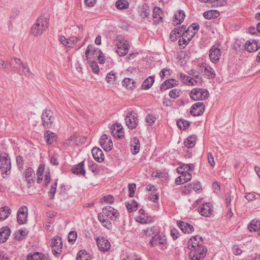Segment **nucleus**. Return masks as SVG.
<instances>
[{
  "mask_svg": "<svg viewBox=\"0 0 260 260\" xmlns=\"http://www.w3.org/2000/svg\"><path fill=\"white\" fill-rule=\"evenodd\" d=\"M48 19L42 16L38 18L33 24L30 29V32L35 36L41 35L48 27Z\"/></svg>",
  "mask_w": 260,
  "mask_h": 260,
  "instance_id": "obj_2",
  "label": "nucleus"
},
{
  "mask_svg": "<svg viewBox=\"0 0 260 260\" xmlns=\"http://www.w3.org/2000/svg\"><path fill=\"white\" fill-rule=\"evenodd\" d=\"M125 121L128 128L131 129L136 128L138 123L137 114L133 111L129 112L125 118Z\"/></svg>",
  "mask_w": 260,
  "mask_h": 260,
  "instance_id": "obj_8",
  "label": "nucleus"
},
{
  "mask_svg": "<svg viewBox=\"0 0 260 260\" xmlns=\"http://www.w3.org/2000/svg\"><path fill=\"white\" fill-rule=\"evenodd\" d=\"M116 76L115 73L113 71H111L106 76V81L110 84H114V82L116 81Z\"/></svg>",
  "mask_w": 260,
  "mask_h": 260,
  "instance_id": "obj_45",
  "label": "nucleus"
},
{
  "mask_svg": "<svg viewBox=\"0 0 260 260\" xmlns=\"http://www.w3.org/2000/svg\"><path fill=\"white\" fill-rule=\"evenodd\" d=\"M127 210L129 212L136 211L138 209V204L135 201H133L131 204H128L126 206Z\"/></svg>",
  "mask_w": 260,
  "mask_h": 260,
  "instance_id": "obj_51",
  "label": "nucleus"
},
{
  "mask_svg": "<svg viewBox=\"0 0 260 260\" xmlns=\"http://www.w3.org/2000/svg\"><path fill=\"white\" fill-rule=\"evenodd\" d=\"M91 153L93 158L98 162H101L104 160V155L102 150L98 147L92 149Z\"/></svg>",
  "mask_w": 260,
  "mask_h": 260,
  "instance_id": "obj_21",
  "label": "nucleus"
},
{
  "mask_svg": "<svg viewBox=\"0 0 260 260\" xmlns=\"http://www.w3.org/2000/svg\"><path fill=\"white\" fill-rule=\"evenodd\" d=\"M196 140L197 138L195 136H189L184 141V145L188 148H192L196 143Z\"/></svg>",
  "mask_w": 260,
  "mask_h": 260,
  "instance_id": "obj_40",
  "label": "nucleus"
},
{
  "mask_svg": "<svg viewBox=\"0 0 260 260\" xmlns=\"http://www.w3.org/2000/svg\"><path fill=\"white\" fill-rule=\"evenodd\" d=\"M212 209L213 206L211 203H205L199 207L198 211L202 216L209 217L212 214Z\"/></svg>",
  "mask_w": 260,
  "mask_h": 260,
  "instance_id": "obj_16",
  "label": "nucleus"
},
{
  "mask_svg": "<svg viewBox=\"0 0 260 260\" xmlns=\"http://www.w3.org/2000/svg\"><path fill=\"white\" fill-rule=\"evenodd\" d=\"M41 119L42 124L45 128H50L54 121L53 112L45 109L42 114Z\"/></svg>",
  "mask_w": 260,
  "mask_h": 260,
  "instance_id": "obj_5",
  "label": "nucleus"
},
{
  "mask_svg": "<svg viewBox=\"0 0 260 260\" xmlns=\"http://www.w3.org/2000/svg\"><path fill=\"white\" fill-rule=\"evenodd\" d=\"M32 175H35V172L31 168H28L25 171V178L28 179L31 177Z\"/></svg>",
  "mask_w": 260,
  "mask_h": 260,
  "instance_id": "obj_61",
  "label": "nucleus"
},
{
  "mask_svg": "<svg viewBox=\"0 0 260 260\" xmlns=\"http://www.w3.org/2000/svg\"><path fill=\"white\" fill-rule=\"evenodd\" d=\"M138 214L135 218L137 222L141 224H148L153 222V217L146 214L143 209L139 210Z\"/></svg>",
  "mask_w": 260,
  "mask_h": 260,
  "instance_id": "obj_10",
  "label": "nucleus"
},
{
  "mask_svg": "<svg viewBox=\"0 0 260 260\" xmlns=\"http://www.w3.org/2000/svg\"><path fill=\"white\" fill-rule=\"evenodd\" d=\"M179 76L180 79H181L182 83L187 85L188 80L190 79V77L182 73L180 74Z\"/></svg>",
  "mask_w": 260,
  "mask_h": 260,
  "instance_id": "obj_58",
  "label": "nucleus"
},
{
  "mask_svg": "<svg viewBox=\"0 0 260 260\" xmlns=\"http://www.w3.org/2000/svg\"><path fill=\"white\" fill-rule=\"evenodd\" d=\"M162 10L159 7H155L153 9L152 14L153 23L156 24L161 22L162 19Z\"/></svg>",
  "mask_w": 260,
  "mask_h": 260,
  "instance_id": "obj_23",
  "label": "nucleus"
},
{
  "mask_svg": "<svg viewBox=\"0 0 260 260\" xmlns=\"http://www.w3.org/2000/svg\"><path fill=\"white\" fill-rule=\"evenodd\" d=\"M177 125L180 129L184 130L189 126V122L187 120L181 119L177 121Z\"/></svg>",
  "mask_w": 260,
  "mask_h": 260,
  "instance_id": "obj_44",
  "label": "nucleus"
},
{
  "mask_svg": "<svg viewBox=\"0 0 260 260\" xmlns=\"http://www.w3.org/2000/svg\"><path fill=\"white\" fill-rule=\"evenodd\" d=\"M185 17V12L183 10H179L177 13H175L174 16L173 23L174 25H178L181 24L184 20Z\"/></svg>",
  "mask_w": 260,
  "mask_h": 260,
  "instance_id": "obj_27",
  "label": "nucleus"
},
{
  "mask_svg": "<svg viewBox=\"0 0 260 260\" xmlns=\"http://www.w3.org/2000/svg\"><path fill=\"white\" fill-rule=\"evenodd\" d=\"M28 216V209L26 206H23L18 210L17 213V220L19 224H23L26 223Z\"/></svg>",
  "mask_w": 260,
  "mask_h": 260,
  "instance_id": "obj_12",
  "label": "nucleus"
},
{
  "mask_svg": "<svg viewBox=\"0 0 260 260\" xmlns=\"http://www.w3.org/2000/svg\"><path fill=\"white\" fill-rule=\"evenodd\" d=\"M190 98L194 101L205 100L209 96L207 90L202 88H193L189 93Z\"/></svg>",
  "mask_w": 260,
  "mask_h": 260,
  "instance_id": "obj_4",
  "label": "nucleus"
},
{
  "mask_svg": "<svg viewBox=\"0 0 260 260\" xmlns=\"http://www.w3.org/2000/svg\"><path fill=\"white\" fill-rule=\"evenodd\" d=\"M193 189L196 192H200L202 189L201 185L200 182H197L193 184H189L184 187L183 192L185 193H188L191 189Z\"/></svg>",
  "mask_w": 260,
  "mask_h": 260,
  "instance_id": "obj_29",
  "label": "nucleus"
},
{
  "mask_svg": "<svg viewBox=\"0 0 260 260\" xmlns=\"http://www.w3.org/2000/svg\"><path fill=\"white\" fill-rule=\"evenodd\" d=\"M199 29V25L197 23H193L190 25L186 30L182 33L184 37L187 38V41H191L192 38L197 33Z\"/></svg>",
  "mask_w": 260,
  "mask_h": 260,
  "instance_id": "obj_15",
  "label": "nucleus"
},
{
  "mask_svg": "<svg viewBox=\"0 0 260 260\" xmlns=\"http://www.w3.org/2000/svg\"><path fill=\"white\" fill-rule=\"evenodd\" d=\"M97 245L102 252L108 251L111 248V244L108 240L104 237L96 238Z\"/></svg>",
  "mask_w": 260,
  "mask_h": 260,
  "instance_id": "obj_13",
  "label": "nucleus"
},
{
  "mask_svg": "<svg viewBox=\"0 0 260 260\" xmlns=\"http://www.w3.org/2000/svg\"><path fill=\"white\" fill-rule=\"evenodd\" d=\"M248 230L249 232H256L260 236V221L256 219L252 220L248 225Z\"/></svg>",
  "mask_w": 260,
  "mask_h": 260,
  "instance_id": "obj_25",
  "label": "nucleus"
},
{
  "mask_svg": "<svg viewBox=\"0 0 260 260\" xmlns=\"http://www.w3.org/2000/svg\"><path fill=\"white\" fill-rule=\"evenodd\" d=\"M77 260H88L87 256V253L85 250H80L77 253Z\"/></svg>",
  "mask_w": 260,
  "mask_h": 260,
  "instance_id": "obj_50",
  "label": "nucleus"
},
{
  "mask_svg": "<svg viewBox=\"0 0 260 260\" xmlns=\"http://www.w3.org/2000/svg\"><path fill=\"white\" fill-rule=\"evenodd\" d=\"M149 7L147 4H144L139 7L140 16L143 18H148L150 16Z\"/></svg>",
  "mask_w": 260,
  "mask_h": 260,
  "instance_id": "obj_30",
  "label": "nucleus"
},
{
  "mask_svg": "<svg viewBox=\"0 0 260 260\" xmlns=\"http://www.w3.org/2000/svg\"><path fill=\"white\" fill-rule=\"evenodd\" d=\"M85 57L87 60L97 58L99 54H102V51L98 48H95L93 45H89L85 51Z\"/></svg>",
  "mask_w": 260,
  "mask_h": 260,
  "instance_id": "obj_11",
  "label": "nucleus"
},
{
  "mask_svg": "<svg viewBox=\"0 0 260 260\" xmlns=\"http://www.w3.org/2000/svg\"><path fill=\"white\" fill-rule=\"evenodd\" d=\"M98 219L103 226L109 230L112 229V223L106 218L103 214L102 213H99L98 215Z\"/></svg>",
  "mask_w": 260,
  "mask_h": 260,
  "instance_id": "obj_28",
  "label": "nucleus"
},
{
  "mask_svg": "<svg viewBox=\"0 0 260 260\" xmlns=\"http://www.w3.org/2000/svg\"><path fill=\"white\" fill-rule=\"evenodd\" d=\"M177 172L179 174H181L182 176L183 181V182H182V184L190 181L192 178L191 174L190 173H189L188 172H181L180 171Z\"/></svg>",
  "mask_w": 260,
  "mask_h": 260,
  "instance_id": "obj_46",
  "label": "nucleus"
},
{
  "mask_svg": "<svg viewBox=\"0 0 260 260\" xmlns=\"http://www.w3.org/2000/svg\"><path fill=\"white\" fill-rule=\"evenodd\" d=\"M177 225L184 233H191L194 230L193 225L182 221H177Z\"/></svg>",
  "mask_w": 260,
  "mask_h": 260,
  "instance_id": "obj_22",
  "label": "nucleus"
},
{
  "mask_svg": "<svg viewBox=\"0 0 260 260\" xmlns=\"http://www.w3.org/2000/svg\"><path fill=\"white\" fill-rule=\"evenodd\" d=\"M1 170L4 178H6L11 173V160L9 156L4 157L0 161Z\"/></svg>",
  "mask_w": 260,
  "mask_h": 260,
  "instance_id": "obj_6",
  "label": "nucleus"
},
{
  "mask_svg": "<svg viewBox=\"0 0 260 260\" xmlns=\"http://www.w3.org/2000/svg\"><path fill=\"white\" fill-rule=\"evenodd\" d=\"M150 244L152 246L154 245H164L167 244V240L164 237H161L159 235H156L152 237L150 241Z\"/></svg>",
  "mask_w": 260,
  "mask_h": 260,
  "instance_id": "obj_24",
  "label": "nucleus"
},
{
  "mask_svg": "<svg viewBox=\"0 0 260 260\" xmlns=\"http://www.w3.org/2000/svg\"><path fill=\"white\" fill-rule=\"evenodd\" d=\"M11 214V209L9 207L5 206L0 208V220H4Z\"/></svg>",
  "mask_w": 260,
  "mask_h": 260,
  "instance_id": "obj_35",
  "label": "nucleus"
},
{
  "mask_svg": "<svg viewBox=\"0 0 260 260\" xmlns=\"http://www.w3.org/2000/svg\"><path fill=\"white\" fill-rule=\"evenodd\" d=\"M90 67L92 69V71L93 72L96 74H98L99 72V66L95 61H91Z\"/></svg>",
  "mask_w": 260,
  "mask_h": 260,
  "instance_id": "obj_57",
  "label": "nucleus"
},
{
  "mask_svg": "<svg viewBox=\"0 0 260 260\" xmlns=\"http://www.w3.org/2000/svg\"><path fill=\"white\" fill-rule=\"evenodd\" d=\"M156 120V117L152 115H148L145 118V121L149 125H151Z\"/></svg>",
  "mask_w": 260,
  "mask_h": 260,
  "instance_id": "obj_55",
  "label": "nucleus"
},
{
  "mask_svg": "<svg viewBox=\"0 0 260 260\" xmlns=\"http://www.w3.org/2000/svg\"><path fill=\"white\" fill-rule=\"evenodd\" d=\"M15 72L18 73L20 75H24L28 77L32 78L34 76V74L30 72L27 63H23L21 67H13Z\"/></svg>",
  "mask_w": 260,
  "mask_h": 260,
  "instance_id": "obj_18",
  "label": "nucleus"
},
{
  "mask_svg": "<svg viewBox=\"0 0 260 260\" xmlns=\"http://www.w3.org/2000/svg\"><path fill=\"white\" fill-rule=\"evenodd\" d=\"M27 260H43V255L42 253L34 252L33 254L29 253L27 256Z\"/></svg>",
  "mask_w": 260,
  "mask_h": 260,
  "instance_id": "obj_42",
  "label": "nucleus"
},
{
  "mask_svg": "<svg viewBox=\"0 0 260 260\" xmlns=\"http://www.w3.org/2000/svg\"><path fill=\"white\" fill-rule=\"evenodd\" d=\"M178 82L174 79H170L165 81L160 86L161 90H166L167 89L173 87L177 85Z\"/></svg>",
  "mask_w": 260,
  "mask_h": 260,
  "instance_id": "obj_31",
  "label": "nucleus"
},
{
  "mask_svg": "<svg viewBox=\"0 0 260 260\" xmlns=\"http://www.w3.org/2000/svg\"><path fill=\"white\" fill-rule=\"evenodd\" d=\"M219 12L216 10H210L205 12L203 14L205 18L207 19H211L216 18L219 16Z\"/></svg>",
  "mask_w": 260,
  "mask_h": 260,
  "instance_id": "obj_39",
  "label": "nucleus"
},
{
  "mask_svg": "<svg viewBox=\"0 0 260 260\" xmlns=\"http://www.w3.org/2000/svg\"><path fill=\"white\" fill-rule=\"evenodd\" d=\"M51 246L53 254L56 256H58L60 254L62 249L61 238L58 236L55 237L52 240Z\"/></svg>",
  "mask_w": 260,
  "mask_h": 260,
  "instance_id": "obj_7",
  "label": "nucleus"
},
{
  "mask_svg": "<svg viewBox=\"0 0 260 260\" xmlns=\"http://www.w3.org/2000/svg\"><path fill=\"white\" fill-rule=\"evenodd\" d=\"M77 238V233L74 232H70L68 235L69 242L75 241Z\"/></svg>",
  "mask_w": 260,
  "mask_h": 260,
  "instance_id": "obj_62",
  "label": "nucleus"
},
{
  "mask_svg": "<svg viewBox=\"0 0 260 260\" xmlns=\"http://www.w3.org/2000/svg\"><path fill=\"white\" fill-rule=\"evenodd\" d=\"M148 199L153 201V202H157L158 199V195L156 194L155 191L152 192L151 193L149 194L148 196Z\"/></svg>",
  "mask_w": 260,
  "mask_h": 260,
  "instance_id": "obj_60",
  "label": "nucleus"
},
{
  "mask_svg": "<svg viewBox=\"0 0 260 260\" xmlns=\"http://www.w3.org/2000/svg\"><path fill=\"white\" fill-rule=\"evenodd\" d=\"M45 166L43 164H41L37 170V175L38 176H43L45 171Z\"/></svg>",
  "mask_w": 260,
  "mask_h": 260,
  "instance_id": "obj_63",
  "label": "nucleus"
},
{
  "mask_svg": "<svg viewBox=\"0 0 260 260\" xmlns=\"http://www.w3.org/2000/svg\"><path fill=\"white\" fill-rule=\"evenodd\" d=\"M117 129L115 128V126H114V129L112 131L111 133L113 135V136L114 137H116L118 138H122L124 136L123 135V132H122V128L119 127L118 125L116 126Z\"/></svg>",
  "mask_w": 260,
  "mask_h": 260,
  "instance_id": "obj_43",
  "label": "nucleus"
},
{
  "mask_svg": "<svg viewBox=\"0 0 260 260\" xmlns=\"http://www.w3.org/2000/svg\"><path fill=\"white\" fill-rule=\"evenodd\" d=\"M154 228H148L146 230H143L142 231V234L145 235L146 237H150L152 236L154 234Z\"/></svg>",
  "mask_w": 260,
  "mask_h": 260,
  "instance_id": "obj_52",
  "label": "nucleus"
},
{
  "mask_svg": "<svg viewBox=\"0 0 260 260\" xmlns=\"http://www.w3.org/2000/svg\"><path fill=\"white\" fill-rule=\"evenodd\" d=\"M194 169V165L193 164H183L180 167L177 169V172H189L192 171Z\"/></svg>",
  "mask_w": 260,
  "mask_h": 260,
  "instance_id": "obj_38",
  "label": "nucleus"
},
{
  "mask_svg": "<svg viewBox=\"0 0 260 260\" xmlns=\"http://www.w3.org/2000/svg\"><path fill=\"white\" fill-rule=\"evenodd\" d=\"M115 7L119 10H124L129 7V3L126 0H118L115 3Z\"/></svg>",
  "mask_w": 260,
  "mask_h": 260,
  "instance_id": "obj_41",
  "label": "nucleus"
},
{
  "mask_svg": "<svg viewBox=\"0 0 260 260\" xmlns=\"http://www.w3.org/2000/svg\"><path fill=\"white\" fill-rule=\"evenodd\" d=\"M117 52L120 56L125 55L128 51L130 45L128 41L121 36L117 38Z\"/></svg>",
  "mask_w": 260,
  "mask_h": 260,
  "instance_id": "obj_3",
  "label": "nucleus"
},
{
  "mask_svg": "<svg viewBox=\"0 0 260 260\" xmlns=\"http://www.w3.org/2000/svg\"><path fill=\"white\" fill-rule=\"evenodd\" d=\"M57 182H54L51 185V187L48 193V196L50 199H53L56 190Z\"/></svg>",
  "mask_w": 260,
  "mask_h": 260,
  "instance_id": "obj_53",
  "label": "nucleus"
},
{
  "mask_svg": "<svg viewBox=\"0 0 260 260\" xmlns=\"http://www.w3.org/2000/svg\"><path fill=\"white\" fill-rule=\"evenodd\" d=\"M209 55L211 61L213 63H216L219 60L221 51L217 47L213 46L210 49Z\"/></svg>",
  "mask_w": 260,
  "mask_h": 260,
  "instance_id": "obj_19",
  "label": "nucleus"
},
{
  "mask_svg": "<svg viewBox=\"0 0 260 260\" xmlns=\"http://www.w3.org/2000/svg\"><path fill=\"white\" fill-rule=\"evenodd\" d=\"M14 62L17 65V67H21L24 63L20 59L15 57V58L12 59L11 61L10 62V66L13 68L14 66H15L14 65Z\"/></svg>",
  "mask_w": 260,
  "mask_h": 260,
  "instance_id": "obj_54",
  "label": "nucleus"
},
{
  "mask_svg": "<svg viewBox=\"0 0 260 260\" xmlns=\"http://www.w3.org/2000/svg\"><path fill=\"white\" fill-rule=\"evenodd\" d=\"M11 230L8 226L3 227L0 229V243H4L10 235Z\"/></svg>",
  "mask_w": 260,
  "mask_h": 260,
  "instance_id": "obj_26",
  "label": "nucleus"
},
{
  "mask_svg": "<svg viewBox=\"0 0 260 260\" xmlns=\"http://www.w3.org/2000/svg\"><path fill=\"white\" fill-rule=\"evenodd\" d=\"M202 70L204 69L205 74L208 76L209 79H213L216 76V73L214 70L209 66L206 64L201 67Z\"/></svg>",
  "mask_w": 260,
  "mask_h": 260,
  "instance_id": "obj_32",
  "label": "nucleus"
},
{
  "mask_svg": "<svg viewBox=\"0 0 260 260\" xmlns=\"http://www.w3.org/2000/svg\"><path fill=\"white\" fill-rule=\"evenodd\" d=\"M102 214L105 217L112 220L116 219L119 215L118 211L111 206H107L103 208Z\"/></svg>",
  "mask_w": 260,
  "mask_h": 260,
  "instance_id": "obj_9",
  "label": "nucleus"
},
{
  "mask_svg": "<svg viewBox=\"0 0 260 260\" xmlns=\"http://www.w3.org/2000/svg\"><path fill=\"white\" fill-rule=\"evenodd\" d=\"M205 110V105L203 103L198 102L191 106L190 109V114L193 116H197L202 114Z\"/></svg>",
  "mask_w": 260,
  "mask_h": 260,
  "instance_id": "obj_17",
  "label": "nucleus"
},
{
  "mask_svg": "<svg viewBox=\"0 0 260 260\" xmlns=\"http://www.w3.org/2000/svg\"><path fill=\"white\" fill-rule=\"evenodd\" d=\"M154 82V77L149 76L146 78L142 84V88L144 89H148L153 85Z\"/></svg>",
  "mask_w": 260,
  "mask_h": 260,
  "instance_id": "obj_36",
  "label": "nucleus"
},
{
  "mask_svg": "<svg viewBox=\"0 0 260 260\" xmlns=\"http://www.w3.org/2000/svg\"><path fill=\"white\" fill-rule=\"evenodd\" d=\"M180 93L181 90L180 89L174 88L170 91L169 95L172 99H176L180 96Z\"/></svg>",
  "mask_w": 260,
  "mask_h": 260,
  "instance_id": "obj_48",
  "label": "nucleus"
},
{
  "mask_svg": "<svg viewBox=\"0 0 260 260\" xmlns=\"http://www.w3.org/2000/svg\"><path fill=\"white\" fill-rule=\"evenodd\" d=\"M190 41H187V38L184 37V35L182 34L181 36H180L178 40V45L180 46H182L184 48L185 46L190 42Z\"/></svg>",
  "mask_w": 260,
  "mask_h": 260,
  "instance_id": "obj_49",
  "label": "nucleus"
},
{
  "mask_svg": "<svg viewBox=\"0 0 260 260\" xmlns=\"http://www.w3.org/2000/svg\"><path fill=\"white\" fill-rule=\"evenodd\" d=\"M203 238L199 235L192 237L188 241V248L191 250L190 260H203L206 255L207 249L203 245Z\"/></svg>",
  "mask_w": 260,
  "mask_h": 260,
  "instance_id": "obj_1",
  "label": "nucleus"
},
{
  "mask_svg": "<svg viewBox=\"0 0 260 260\" xmlns=\"http://www.w3.org/2000/svg\"><path fill=\"white\" fill-rule=\"evenodd\" d=\"M208 161L209 165L214 167L215 165V162L214 159L213 154L211 152H209L208 154Z\"/></svg>",
  "mask_w": 260,
  "mask_h": 260,
  "instance_id": "obj_59",
  "label": "nucleus"
},
{
  "mask_svg": "<svg viewBox=\"0 0 260 260\" xmlns=\"http://www.w3.org/2000/svg\"><path fill=\"white\" fill-rule=\"evenodd\" d=\"M45 141L48 144H52L56 140L55 134L47 131L44 134Z\"/></svg>",
  "mask_w": 260,
  "mask_h": 260,
  "instance_id": "obj_37",
  "label": "nucleus"
},
{
  "mask_svg": "<svg viewBox=\"0 0 260 260\" xmlns=\"http://www.w3.org/2000/svg\"><path fill=\"white\" fill-rule=\"evenodd\" d=\"M129 196L133 197L135 192L136 185L134 183L129 184L128 185Z\"/></svg>",
  "mask_w": 260,
  "mask_h": 260,
  "instance_id": "obj_56",
  "label": "nucleus"
},
{
  "mask_svg": "<svg viewBox=\"0 0 260 260\" xmlns=\"http://www.w3.org/2000/svg\"><path fill=\"white\" fill-rule=\"evenodd\" d=\"M84 162L81 161L77 165L73 167L72 170L74 174L85 175V170L84 169Z\"/></svg>",
  "mask_w": 260,
  "mask_h": 260,
  "instance_id": "obj_33",
  "label": "nucleus"
},
{
  "mask_svg": "<svg viewBox=\"0 0 260 260\" xmlns=\"http://www.w3.org/2000/svg\"><path fill=\"white\" fill-rule=\"evenodd\" d=\"M180 37V32L179 29L175 28L170 33V38L172 41H175L178 38Z\"/></svg>",
  "mask_w": 260,
  "mask_h": 260,
  "instance_id": "obj_47",
  "label": "nucleus"
},
{
  "mask_svg": "<svg viewBox=\"0 0 260 260\" xmlns=\"http://www.w3.org/2000/svg\"><path fill=\"white\" fill-rule=\"evenodd\" d=\"M27 235V232L25 230H19L18 233L16 234V238L20 239L22 237H24Z\"/></svg>",
  "mask_w": 260,
  "mask_h": 260,
  "instance_id": "obj_64",
  "label": "nucleus"
},
{
  "mask_svg": "<svg viewBox=\"0 0 260 260\" xmlns=\"http://www.w3.org/2000/svg\"><path fill=\"white\" fill-rule=\"evenodd\" d=\"M131 151L133 154H137L140 150L139 140L136 137L133 138L131 145Z\"/></svg>",
  "mask_w": 260,
  "mask_h": 260,
  "instance_id": "obj_34",
  "label": "nucleus"
},
{
  "mask_svg": "<svg viewBox=\"0 0 260 260\" xmlns=\"http://www.w3.org/2000/svg\"><path fill=\"white\" fill-rule=\"evenodd\" d=\"M245 48L249 52H255L260 48V43L254 40H250L246 42Z\"/></svg>",
  "mask_w": 260,
  "mask_h": 260,
  "instance_id": "obj_20",
  "label": "nucleus"
},
{
  "mask_svg": "<svg viewBox=\"0 0 260 260\" xmlns=\"http://www.w3.org/2000/svg\"><path fill=\"white\" fill-rule=\"evenodd\" d=\"M100 143L103 149L106 151H110L113 148V143L110 136L103 135L101 137Z\"/></svg>",
  "mask_w": 260,
  "mask_h": 260,
  "instance_id": "obj_14",
  "label": "nucleus"
}]
</instances>
